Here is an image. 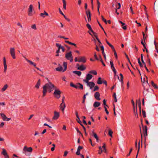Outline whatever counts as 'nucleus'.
<instances>
[{
    "label": "nucleus",
    "instance_id": "f257e3e1",
    "mask_svg": "<svg viewBox=\"0 0 158 158\" xmlns=\"http://www.w3.org/2000/svg\"><path fill=\"white\" fill-rule=\"evenodd\" d=\"M56 86L51 82H48L45 84L43 87V90L42 91L43 96H45L47 92L50 93L54 89Z\"/></svg>",
    "mask_w": 158,
    "mask_h": 158
},
{
    "label": "nucleus",
    "instance_id": "f03ea898",
    "mask_svg": "<svg viewBox=\"0 0 158 158\" xmlns=\"http://www.w3.org/2000/svg\"><path fill=\"white\" fill-rule=\"evenodd\" d=\"M63 67H62L60 64H58V66L56 68L55 70L60 72L63 73L66 71L67 68V63L64 61L63 62Z\"/></svg>",
    "mask_w": 158,
    "mask_h": 158
},
{
    "label": "nucleus",
    "instance_id": "7ed1b4c3",
    "mask_svg": "<svg viewBox=\"0 0 158 158\" xmlns=\"http://www.w3.org/2000/svg\"><path fill=\"white\" fill-rule=\"evenodd\" d=\"M32 150V148L31 147L28 148L26 146H24L23 148V153L26 156H29L31 154Z\"/></svg>",
    "mask_w": 158,
    "mask_h": 158
},
{
    "label": "nucleus",
    "instance_id": "20e7f679",
    "mask_svg": "<svg viewBox=\"0 0 158 158\" xmlns=\"http://www.w3.org/2000/svg\"><path fill=\"white\" fill-rule=\"evenodd\" d=\"M27 15L29 16H33L35 13V11L34 9V7L32 4H30L27 10Z\"/></svg>",
    "mask_w": 158,
    "mask_h": 158
},
{
    "label": "nucleus",
    "instance_id": "39448f33",
    "mask_svg": "<svg viewBox=\"0 0 158 158\" xmlns=\"http://www.w3.org/2000/svg\"><path fill=\"white\" fill-rule=\"evenodd\" d=\"M54 91L53 94L55 97L57 98H59L60 97L61 91L56 87L54 88Z\"/></svg>",
    "mask_w": 158,
    "mask_h": 158
},
{
    "label": "nucleus",
    "instance_id": "423d86ee",
    "mask_svg": "<svg viewBox=\"0 0 158 158\" xmlns=\"http://www.w3.org/2000/svg\"><path fill=\"white\" fill-rule=\"evenodd\" d=\"M65 57L67 60H69L71 62H72L73 60V57L71 51L66 53Z\"/></svg>",
    "mask_w": 158,
    "mask_h": 158
},
{
    "label": "nucleus",
    "instance_id": "0eeeda50",
    "mask_svg": "<svg viewBox=\"0 0 158 158\" xmlns=\"http://www.w3.org/2000/svg\"><path fill=\"white\" fill-rule=\"evenodd\" d=\"M131 102L133 106V109H135H135H137L138 108L137 106H138V107L139 108V109H141V102L140 99L138 100H136V106L135 107V102L133 100H131Z\"/></svg>",
    "mask_w": 158,
    "mask_h": 158
},
{
    "label": "nucleus",
    "instance_id": "6e6552de",
    "mask_svg": "<svg viewBox=\"0 0 158 158\" xmlns=\"http://www.w3.org/2000/svg\"><path fill=\"white\" fill-rule=\"evenodd\" d=\"M10 52L11 56L13 59L16 58L15 49L14 47H11L10 48Z\"/></svg>",
    "mask_w": 158,
    "mask_h": 158
},
{
    "label": "nucleus",
    "instance_id": "1a4fd4ad",
    "mask_svg": "<svg viewBox=\"0 0 158 158\" xmlns=\"http://www.w3.org/2000/svg\"><path fill=\"white\" fill-rule=\"evenodd\" d=\"M85 13L87 16V20L86 18H85V19L86 22H89L91 20V14L90 11L89 10H86Z\"/></svg>",
    "mask_w": 158,
    "mask_h": 158
},
{
    "label": "nucleus",
    "instance_id": "9d476101",
    "mask_svg": "<svg viewBox=\"0 0 158 158\" xmlns=\"http://www.w3.org/2000/svg\"><path fill=\"white\" fill-rule=\"evenodd\" d=\"M93 77V76L90 74L88 73L86 75V78L83 80V81L85 83H87L89 81L91 80Z\"/></svg>",
    "mask_w": 158,
    "mask_h": 158
},
{
    "label": "nucleus",
    "instance_id": "9b49d317",
    "mask_svg": "<svg viewBox=\"0 0 158 158\" xmlns=\"http://www.w3.org/2000/svg\"><path fill=\"white\" fill-rule=\"evenodd\" d=\"M78 62H79L85 63L86 62V58L85 56H79Z\"/></svg>",
    "mask_w": 158,
    "mask_h": 158
},
{
    "label": "nucleus",
    "instance_id": "f8f14e48",
    "mask_svg": "<svg viewBox=\"0 0 158 158\" xmlns=\"http://www.w3.org/2000/svg\"><path fill=\"white\" fill-rule=\"evenodd\" d=\"M87 84V86H89L90 89H92L93 87L95 85V84L92 81L91 82H88L87 83H85Z\"/></svg>",
    "mask_w": 158,
    "mask_h": 158
},
{
    "label": "nucleus",
    "instance_id": "ddd939ff",
    "mask_svg": "<svg viewBox=\"0 0 158 158\" xmlns=\"http://www.w3.org/2000/svg\"><path fill=\"white\" fill-rule=\"evenodd\" d=\"M56 45L58 47V48L60 50L61 49L63 52H64L65 51V49L64 47L63 46H62L60 44L58 43H56Z\"/></svg>",
    "mask_w": 158,
    "mask_h": 158
},
{
    "label": "nucleus",
    "instance_id": "4468645a",
    "mask_svg": "<svg viewBox=\"0 0 158 158\" xmlns=\"http://www.w3.org/2000/svg\"><path fill=\"white\" fill-rule=\"evenodd\" d=\"M60 116L59 113L55 111L54 112V115L53 117V119H57Z\"/></svg>",
    "mask_w": 158,
    "mask_h": 158
},
{
    "label": "nucleus",
    "instance_id": "2eb2a0df",
    "mask_svg": "<svg viewBox=\"0 0 158 158\" xmlns=\"http://www.w3.org/2000/svg\"><path fill=\"white\" fill-rule=\"evenodd\" d=\"M23 57L25 58L26 60L31 65H33V66H34L35 67H36V64L33 62L32 61H31V60H28L27 59L26 57H25L24 56H23Z\"/></svg>",
    "mask_w": 158,
    "mask_h": 158
},
{
    "label": "nucleus",
    "instance_id": "dca6fc26",
    "mask_svg": "<svg viewBox=\"0 0 158 158\" xmlns=\"http://www.w3.org/2000/svg\"><path fill=\"white\" fill-rule=\"evenodd\" d=\"M8 87V85L7 84H6L4 85L3 87L1 89V91L2 92H4L5 91Z\"/></svg>",
    "mask_w": 158,
    "mask_h": 158
},
{
    "label": "nucleus",
    "instance_id": "f3484780",
    "mask_svg": "<svg viewBox=\"0 0 158 158\" xmlns=\"http://www.w3.org/2000/svg\"><path fill=\"white\" fill-rule=\"evenodd\" d=\"M41 85V81L40 79H39L37 81L36 84L35 85V88L37 89H38L40 87Z\"/></svg>",
    "mask_w": 158,
    "mask_h": 158
},
{
    "label": "nucleus",
    "instance_id": "a211bd4d",
    "mask_svg": "<svg viewBox=\"0 0 158 158\" xmlns=\"http://www.w3.org/2000/svg\"><path fill=\"white\" fill-rule=\"evenodd\" d=\"M100 94L99 92H96L94 94V97L95 98L98 100H100Z\"/></svg>",
    "mask_w": 158,
    "mask_h": 158
},
{
    "label": "nucleus",
    "instance_id": "6ab92c4d",
    "mask_svg": "<svg viewBox=\"0 0 158 158\" xmlns=\"http://www.w3.org/2000/svg\"><path fill=\"white\" fill-rule=\"evenodd\" d=\"M48 15V14L45 10L44 11L43 13H41L40 14V16L43 18H44L46 16Z\"/></svg>",
    "mask_w": 158,
    "mask_h": 158
},
{
    "label": "nucleus",
    "instance_id": "aec40b11",
    "mask_svg": "<svg viewBox=\"0 0 158 158\" xmlns=\"http://www.w3.org/2000/svg\"><path fill=\"white\" fill-rule=\"evenodd\" d=\"M114 111V114L115 116H116L117 115H120V113L121 111L120 109H113Z\"/></svg>",
    "mask_w": 158,
    "mask_h": 158
},
{
    "label": "nucleus",
    "instance_id": "412c9836",
    "mask_svg": "<svg viewBox=\"0 0 158 158\" xmlns=\"http://www.w3.org/2000/svg\"><path fill=\"white\" fill-rule=\"evenodd\" d=\"M78 69L81 71H83L86 69V67L83 65L80 66L78 68Z\"/></svg>",
    "mask_w": 158,
    "mask_h": 158
},
{
    "label": "nucleus",
    "instance_id": "4be33fe9",
    "mask_svg": "<svg viewBox=\"0 0 158 158\" xmlns=\"http://www.w3.org/2000/svg\"><path fill=\"white\" fill-rule=\"evenodd\" d=\"M142 113V115L143 117L145 118L146 117V112L143 109L141 110V109H139V113L140 114H141V112Z\"/></svg>",
    "mask_w": 158,
    "mask_h": 158
},
{
    "label": "nucleus",
    "instance_id": "5701e85b",
    "mask_svg": "<svg viewBox=\"0 0 158 158\" xmlns=\"http://www.w3.org/2000/svg\"><path fill=\"white\" fill-rule=\"evenodd\" d=\"M73 73L78 75L79 76H80L81 74V72L80 71H73Z\"/></svg>",
    "mask_w": 158,
    "mask_h": 158
},
{
    "label": "nucleus",
    "instance_id": "b1692460",
    "mask_svg": "<svg viewBox=\"0 0 158 158\" xmlns=\"http://www.w3.org/2000/svg\"><path fill=\"white\" fill-rule=\"evenodd\" d=\"M1 116L4 121H6L7 117L3 113H1Z\"/></svg>",
    "mask_w": 158,
    "mask_h": 158
},
{
    "label": "nucleus",
    "instance_id": "393cba45",
    "mask_svg": "<svg viewBox=\"0 0 158 158\" xmlns=\"http://www.w3.org/2000/svg\"><path fill=\"white\" fill-rule=\"evenodd\" d=\"M100 105V103L98 102H95L94 104V106L95 107H97L99 106Z\"/></svg>",
    "mask_w": 158,
    "mask_h": 158
},
{
    "label": "nucleus",
    "instance_id": "a878e982",
    "mask_svg": "<svg viewBox=\"0 0 158 158\" xmlns=\"http://www.w3.org/2000/svg\"><path fill=\"white\" fill-rule=\"evenodd\" d=\"M148 128L147 126H145V128L144 129V133L145 136L147 135Z\"/></svg>",
    "mask_w": 158,
    "mask_h": 158
},
{
    "label": "nucleus",
    "instance_id": "bb28decb",
    "mask_svg": "<svg viewBox=\"0 0 158 158\" xmlns=\"http://www.w3.org/2000/svg\"><path fill=\"white\" fill-rule=\"evenodd\" d=\"M89 33L91 35H93L95 37H97V34L94 32L93 30L91 31L90 32H89Z\"/></svg>",
    "mask_w": 158,
    "mask_h": 158
},
{
    "label": "nucleus",
    "instance_id": "cd10ccee",
    "mask_svg": "<svg viewBox=\"0 0 158 158\" xmlns=\"http://www.w3.org/2000/svg\"><path fill=\"white\" fill-rule=\"evenodd\" d=\"M115 6L116 7L115 8V9H119L121 7V5L119 3H117L116 4Z\"/></svg>",
    "mask_w": 158,
    "mask_h": 158
},
{
    "label": "nucleus",
    "instance_id": "c85d7f7f",
    "mask_svg": "<svg viewBox=\"0 0 158 158\" xmlns=\"http://www.w3.org/2000/svg\"><path fill=\"white\" fill-rule=\"evenodd\" d=\"M2 154H3L4 156L7 154V152H6V150L4 148L2 149Z\"/></svg>",
    "mask_w": 158,
    "mask_h": 158
},
{
    "label": "nucleus",
    "instance_id": "c756f323",
    "mask_svg": "<svg viewBox=\"0 0 158 158\" xmlns=\"http://www.w3.org/2000/svg\"><path fill=\"white\" fill-rule=\"evenodd\" d=\"M97 83L98 84H101L102 83V82L101 81V77H99L98 78Z\"/></svg>",
    "mask_w": 158,
    "mask_h": 158
},
{
    "label": "nucleus",
    "instance_id": "7c9ffc66",
    "mask_svg": "<svg viewBox=\"0 0 158 158\" xmlns=\"http://www.w3.org/2000/svg\"><path fill=\"white\" fill-rule=\"evenodd\" d=\"M60 109H64L65 107V103H61L60 106Z\"/></svg>",
    "mask_w": 158,
    "mask_h": 158
},
{
    "label": "nucleus",
    "instance_id": "2f4dec72",
    "mask_svg": "<svg viewBox=\"0 0 158 158\" xmlns=\"http://www.w3.org/2000/svg\"><path fill=\"white\" fill-rule=\"evenodd\" d=\"M89 73H90L93 74L94 75H96L97 74V72L95 70H91L89 71Z\"/></svg>",
    "mask_w": 158,
    "mask_h": 158
},
{
    "label": "nucleus",
    "instance_id": "473e14b6",
    "mask_svg": "<svg viewBox=\"0 0 158 158\" xmlns=\"http://www.w3.org/2000/svg\"><path fill=\"white\" fill-rule=\"evenodd\" d=\"M31 27L32 29L34 30H36L37 29L36 25L35 24L32 25L31 26Z\"/></svg>",
    "mask_w": 158,
    "mask_h": 158
},
{
    "label": "nucleus",
    "instance_id": "72a5a7b5",
    "mask_svg": "<svg viewBox=\"0 0 158 158\" xmlns=\"http://www.w3.org/2000/svg\"><path fill=\"white\" fill-rule=\"evenodd\" d=\"M113 132L111 130L109 129V130L108 134L111 137H112V134H113Z\"/></svg>",
    "mask_w": 158,
    "mask_h": 158
},
{
    "label": "nucleus",
    "instance_id": "f704fd0d",
    "mask_svg": "<svg viewBox=\"0 0 158 158\" xmlns=\"http://www.w3.org/2000/svg\"><path fill=\"white\" fill-rule=\"evenodd\" d=\"M111 69H112L113 72H114V76H115L116 75L117 71H116V70L115 69L114 67H112L111 68Z\"/></svg>",
    "mask_w": 158,
    "mask_h": 158
},
{
    "label": "nucleus",
    "instance_id": "c9c22d12",
    "mask_svg": "<svg viewBox=\"0 0 158 158\" xmlns=\"http://www.w3.org/2000/svg\"><path fill=\"white\" fill-rule=\"evenodd\" d=\"M102 148L103 149V152L106 153V150L105 147V143H103V146L102 147Z\"/></svg>",
    "mask_w": 158,
    "mask_h": 158
},
{
    "label": "nucleus",
    "instance_id": "e433bc0d",
    "mask_svg": "<svg viewBox=\"0 0 158 158\" xmlns=\"http://www.w3.org/2000/svg\"><path fill=\"white\" fill-rule=\"evenodd\" d=\"M97 4H98V12L99 13V14H100V12H99V8L100 7V3L99 2L98 0H97Z\"/></svg>",
    "mask_w": 158,
    "mask_h": 158
},
{
    "label": "nucleus",
    "instance_id": "4c0bfd02",
    "mask_svg": "<svg viewBox=\"0 0 158 158\" xmlns=\"http://www.w3.org/2000/svg\"><path fill=\"white\" fill-rule=\"evenodd\" d=\"M78 88L80 89H83V87L82 85L80 83H78Z\"/></svg>",
    "mask_w": 158,
    "mask_h": 158
},
{
    "label": "nucleus",
    "instance_id": "58836bf2",
    "mask_svg": "<svg viewBox=\"0 0 158 158\" xmlns=\"http://www.w3.org/2000/svg\"><path fill=\"white\" fill-rule=\"evenodd\" d=\"M98 148L99 149V150L98 151V153L101 154L102 153L103 150L101 146H99Z\"/></svg>",
    "mask_w": 158,
    "mask_h": 158
},
{
    "label": "nucleus",
    "instance_id": "ea45409f",
    "mask_svg": "<svg viewBox=\"0 0 158 158\" xmlns=\"http://www.w3.org/2000/svg\"><path fill=\"white\" fill-rule=\"evenodd\" d=\"M152 86L154 87L156 89H158V86L154 83H153V81L152 82Z\"/></svg>",
    "mask_w": 158,
    "mask_h": 158
},
{
    "label": "nucleus",
    "instance_id": "a19ab883",
    "mask_svg": "<svg viewBox=\"0 0 158 158\" xmlns=\"http://www.w3.org/2000/svg\"><path fill=\"white\" fill-rule=\"evenodd\" d=\"M155 48L156 51V52L158 53V44H156V42H154Z\"/></svg>",
    "mask_w": 158,
    "mask_h": 158
},
{
    "label": "nucleus",
    "instance_id": "79ce46f5",
    "mask_svg": "<svg viewBox=\"0 0 158 158\" xmlns=\"http://www.w3.org/2000/svg\"><path fill=\"white\" fill-rule=\"evenodd\" d=\"M103 104L104 105L105 109H106L108 107L106 105V101L105 99L103 100Z\"/></svg>",
    "mask_w": 158,
    "mask_h": 158
},
{
    "label": "nucleus",
    "instance_id": "37998d69",
    "mask_svg": "<svg viewBox=\"0 0 158 158\" xmlns=\"http://www.w3.org/2000/svg\"><path fill=\"white\" fill-rule=\"evenodd\" d=\"M86 26L87 27L89 30L90 31L92 30L90 25L89 24L87 23L86 24Z\"/></svg>",
    "mask_w": 158,
    "mask_h": 158
},
{
    "label": "nucleus",
    "instance_id": "c03bdc74",
    "mask_svg": "<svg viewBox=\"0 0 158 158\" xmlns=\"http://www.w3.org/2000/svg\"><path fill=\"white\" fill-rule=\"evenodd\" d=\"M101 18H102V20L104 21L105 23L106 24H107V21L104 18L103 16L102 15L101 16Z\"/></svg>",
    "mask_w": 158,
    "mask_h": 158
},
{
    "label": "nucleus",
    "instance_id": "a18cd8bd",
    "mask_svg": "<svg viewBox=\"0 0 158 158\" xmlns=\"http://www.w3.org/2000/svg\"><path fill=\"white\" fill-rule=\"evenodd\" d=\"M75 129H76V130L77 132L79 133V135H81L82 136H83L81 132L79 131L78 128L76 127Z\"/></svg>",
    "mask_w": 158,
    "mask_h": 158
},
{
    "label": "nucleus",
    "instance_id": "49530a36",
    "mask_svg": "<svg viewBox=\"0 0 158 158\" xmlns=\"http://www.w3.org/2000/svg\"><path fill=\"white\" fill-rule=\"evenodd\" d=\"M139 146H140V141H139V145H138V151H137V155L136 156V158H137L138 155V154L139 152Z\"/></svg>",
    "mask_w": 158,
    "mask_h": 158
},
{
    "label": "nucleus",
    "instance_id": "de8ad7c7",
    "mask_svg": "<svg viewBox=\"0 0 158 158\" xmlns=\"http://www.w3.org/2000/svg\"><path fill=\"white\" fill-rule=\"evenodd\" d=\"M4 66V72H6V70H7V65L6 64H3Z\"/></svg>",
    "mask_w": 158,
    "mask_h": 158
},
{
    "label": "nucleus",
    "instance_id": "09e8293b",
    "mask_svg": "<svg viewBox=\"0 0 158 158\" xmlns=\"http://www.w3.org/2000/svg\"><path fill=\"white\" fill-rule=\"evenodd\" d=\"M93 136L95 139L97 138V137H98L97 135L95 133H94V131H93Z\"/></svg>",
    "mask_w": 158,
    "mask_h": 158
},
{
    "label": "nucleus",
    "instance_id": "8fccbe9b",
    "mask_svg": "<svg viewBox=\"0 0 158 158\" xmlns=\"http://www.w3.org/2000/svg\"><path fill=\"white\" fill-rule=\"evenodd\" d=\"M141 60L142 61V63L143 64V65H144V64H145V62H144V61L143 60V55L142 54L141 55Z\"/></svg>",
    "mask_w": 158,
    "mask_h": 158
},
{
    "label": "nucleus",
    "instance_id": "3c124183",
    "mask_svg": "<svg viewBox=\"0 0 158 158\" xmlns=\"http://www.w3.org/2000/svg\"><path fill=\"white\" fill-rule=\"evenodd\" d=\"M99 89L98 87L97 86H96L94 87V89L93 90L94 91H96L98 90Z\"/></svg>",
    "mask_w": 158,
    "mask_h": 158
},
{
    "label": "nucleus",
    "instance_id": "603ef678",
    "mask_svg": "<svg viewBox=\"0 0 158 158\" xmlns=\"http://www.w3.org/2000/svg\"><path fill=\"white\" fill-rule=\"evenodd\" d=\"M141 43L143 45V46L144 48L146 49V47L144 44V43L143 41L142 40L141 41Z\"/></svg>",
    "mask_w": 158,
    "mask_h": 158
},
{
    "label": "nucleus",
    "instance_id": "864d4df0",
    "mask_svg": "<svg viewBox=\"0 0 158 158\" xmlns=\"http://www.w3.org/2000/svg\"><path fill=\"white\" fill-rule=\"evenodd\" d=\"M138 63H139V64L140 66L141 67H142V66H143V65H142V64H141V62H140V59H139V58L138 59Z\"/></svg>",
    "mask_w": 158,
    "mask_h": 158
},
{
    "label": "nucleus",
    "instance_id": "5fc2aeb1",
    "mask_svg": "<svg viewBox=\"0 0 158 158\" xmlns=\"http://www.w3.org/2000/svg\"><path fill=\"white\" fill-rule=\"evenodd\" d=\"M76 154L77 155H80V150L77 149V151L76 152Z\"/></svg>",
    "mask_w": 158,
    "mask_h": 158
},
{
    "label": "nucleus",
    "instance_id": "6e6d98bb",
    "mask_svg": "<svg viewBox=\"0 0 158 158\" xmlns=\"http://www.w3.org/2000/svg\"><path fill=\"white\" fill-rule=\"evenodd\" d=\"M110 64L111 65V68L112 67H114V64H113V62L112 60H110Z\"/></svg>",
    "mask_w": 158,
    "mask_h": 158
},
{
    "label": "nucleus",
    "instance_id": "4d7b16f0",
    "mask_svg": "<svg viewBox=\"0 0 158 158\" xmlns=\"http://www.w3.org/2000/svg\"><path fill=\"white\" fill-rule=\"evenodd\" d=\"M68 152H67V151H65L64 152V155L63 156H66L68 154Z\"/></svg>",
    "mask_w": 158,
    "mask_h": 158
},
{
    "label": "nucleus",
    "instance_id": "13d9d810",
    "mask_svg": "<svg viewBox=\"0 0 158 158\" xmlns=\"http://www.w3.org/2000/svg\"><path fill=\"white\" fill-rule=\"evenodd\" d=\"M5 105L4 102H0V106H4Z\"/></svg>",
    "mask_w": 158,
    "mask_h": 158
},
{
    "label": "nucleus",
    "instance_id": "bf43d9fd",
    "mask_svg": "<svg viewBox=\"0 0 158 158\" xmlns=\"http://www.w3.org/2000/svg\"><path fill=\"white\" fill-rule=\"evenodd\" d=\"M119 75L120 76H121V81H123V75H122V74L121 73H120L119 74Z\"/></svg>",
    "mask_w": 158,
    "mask_h": 158
},
{
    "label": "nucleus",
    "instance_id": "052dcab7",
    "mask_svg": "<svg viewBox=\"0 0 158 158\" xmlns=\"http://www.w3.org/2000/svg\"><path fill=\"white\" fill-rule=\"evenodd\" d=\"M59 37L60 38H61L64 39H68V38H65V37L64 36H59Z\"/></svg>",
    "mask_w": 158,
    "mask_h": 158
},
{
    "label": "nucleus",
    "instance_id": "680f3d73",
    "mask_svg": "<svg viewBox=\"0 0 158 158\" xmlns=\"http://www.w3.org/2000/svg\"><path fill=\"white\" fill-rule=\"evenodd\" d=\"M66 4H63V7L64 10L66 9Z\"/></svg>",
    "mask_w": 158,
    "mask_h": 158
},
{
    "label": "nucleus",
    "instance_id": "e2e57ef3",
    "mask_svg": "<svg viewBox=\"0 0 158 158\" xmlns=\"http://www.w3.org/2000/svg\"><path fill=\"white\" fill-rule=\"evenodd\" d=\"M110 47L111 48L113 49L114 51H115V49L114 47V46L112 45H111Z\"/></svg>",
    "mask_w": 158,
    "mask_h": 158
},
{
    "label": "nucleus",
    "instance_id": "0e129e2a",
    "mask_svg": "<svg viewBox=\"0 0 158 158\" xmlns=\"http://www.w3.org/2000/svg\"><path fill=\"white\" fill-rule=\"evenodd\" d=\"M4 125V122H2L0 124V126L1 127H3V126Z\"/></svg>",
    "mask_w": 158,
    "mask_h": 158
},
{
    "label": "nucleus",
    "instance_id": "69168bd1",
    "mask_svg": "<svg viewBox=\"0 0 158 158\" xmlns=\"http://www.w3.org/2000/svg\"><path fill=\"white\" fill-rule=\"evenodd\" d=\"M82 149V147L81 146H78L77 149L80 150H81Z\"/></svg>",
    "mask_w": 158,
    "mask_h": 158
},
{
    "label": "nucleus",
    "instance_id": "338daca9",
    "mask_svg": "<svg viewBox=\"0 0 158 158\" xmlns=\"http://www.w3.org/2000/svg\"><path fill=\"white\" fill-rule=\"evenodd\" d=\"M77 118V122L79 123H80L81 122V121L79 117H78V118Z\"/></svg>",
    "mask_w": 158,
    "mask_h": 158
},
{
    "label": "nucleus",
    "instance_id": "774afa93",
    "mask_svg": "<svg viewBox=\"0 0 158 158\" xmlns=\"http://www.w3.org/2000/svg\"><path fill=\"white\" fill-rule=\"evenodd\" d=\"M75 85H74L72 82H71L70 84V85L73 87H74L75 86Z\"/></svg>",
    "mask_w": 158,
    "mask_h": 158
}]
</instances>
